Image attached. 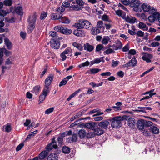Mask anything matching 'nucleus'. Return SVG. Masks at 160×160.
I'll return each mask as SVG.
<instances>
[{
	"mask_svg": "<svg viewBox=\"0 0 160 160\" xmlns=\"http://www.w3.org/2000/svg\"><path fill=\"white\" fill-rule=\"evenodd\" d=\"M123 120V117L118 116L113 118L112 120L111 125L113 128L120 127L122 125V121Z\"/></svg>",
	"mask_w": 160,
	"mask_h": 160,
	"instance_id": "nucleus-1",
	"label": "nucleus"
},
{
	"mask_svg": "<svg viewBox=\"0 0 160 160\" xmlns=\"http://www.w3.org/2000/svg\"><path fill=\"white\" fill-rule=\"evenodd\" d=\"M54 30L57 32L66 34H69L72 32L71 30L63 28L61 26L55 27L54 28Z\"/></svg>",
	"mask_w": 160,
	"mask_h": 160,
	"instance_id": "nucleus-2",
	"label": "nucleus"
},
{
	"mask_svg": "<svg viewBox=\"0 0 160 160\" xmlns=\"http://www.w3.org/2000/svg\"><path fill=\"white\" fill-rule=\"evenodd\" d=\"M54 75L52 74H49L45 80L44 87L43 88L49 91H50L51 89L49 86L51 84L52 81L53 79Z\"/></svg>",
	"mask_w": 160,
	"mask_h": 160,
	"instance_id": "nucleus-3",
	"label": "nucleus"
},
{
	"mask_svg": "<svg viewBox=\"0 0 160 160\" xmlns=\"http://www.w3.org/2000/svg\"><path fill=\"white\" fill-rule=\"evenodd\" d=\"M142 10L144 12H148L150 14L153 13L157 11V9L153 7H151L147 3H144L142 5Z\"/></svg>",
	"mask_w": 160,
	"mask_h": 160,
	"instance_id": "nucleus-4",
	"label": "nucleus"
},
{
	"mask_svg": "<svg viewBox=\"0 0 160 160\" xmlns=\"http://www.w3.org/2000/svg\"><path fill=\"white\" fill-rule=\"evenodd\" d=\"M56 137H53L52 139V142L48 144L46 148V151L49 152L53 148L56 149L57 148L58 146L57 144V142L55 139Z\"/></svg>",
	"mask_w": 160,
	"mask_h": 160,
	"instance_id": "nucleus-5",
	"label": "nucleus"
},
{
	"mask_svg": "<svg viewBox=\"0 0 160 160\" xmlns=\"http://www.w3.org/2000/svg\"><path fill=\"white\" fill-rule=\"evenodd\" d=\"M37 17V15L36 12H34L32 15H30L27 20L28 24L35 25Z\"/></svg>",
	"mask_w": 160,
	"mask_h": 160,
	"instance_id": "nucleus-6",
	"label": "nucleus"
},
{
	"mask_svg": "<svg viewBox=\"0 0 160 160\" xmlns=\"http://www.w3.org/2000/svg\"><path fill=\"white\" fill-rule=\"evenodd\" d=\"M137 63V60L135 57L132 58L128 62L122 65V67L128 68L129 67H134Z\"/></svg>",
	"mask_w": 160,
	"mask_h": 160,
	"instance_id": "nucleus-7",
	"label": "nucleus"
},
{
	"mask_svg": "<svg viewBox=\"0 0 160 160\" xmlns=\"http://www.w3.org/2000/svg\"><path fill=\"white\" fill-rule=\"evenodd\" d=\"M50 46L52 48L58 49L60 47V43L58 39H51Z\"/></svg>",
	"mask_w": 160,
	"mask_h": 160,
	"instance_id": "nucleus-8",
	"label": "nucleus"
},
{
	"mask_svg": "<svg viewBox=\"0 0 160 160\" xmlns=\"http://www.w3.org/2000/svg\"><path fill=\"white\" fill-rule=\"evenodd\" d=\"M50 91L44 88L43 89V90L39 97V101L40 102H42L44 101L45 98L46 97L49 92Z\"/></svg>",
	"mask_w": 160,
	"mask_h": 160,
	"instance_id": "nucleus-9",
	"label": "nucleus"
},
{
	"mask_svg": "<svg viewBox=\"0 0 160 160\" xmlns=\"http://www.w3.org/2000/svg\"><path fill=\"white\" fill-rule=\"evenodd\" d=\"M152 57L153 56L152 54L145 52L143 53V56L142 57V58L143 60L146 61V62L148 63L151 62V59Z\"/></svg>",
	"mask_w": 160,
	"mask_h": 160,
	"instance_id": "nucleus-10",
	"label": "nucleus"
},
{
	"mask_svg": "<svg viewBox=\"0 0 160 160\" xmlns=\"http://www.w3.org/2000/svg\"><path fill=\"white\" fill-rule=\"evenodd\" d=\"M139 0H128V1L124 2V4L126 5H129L131 7H133L136 4H138Z\"/></svg>",
	"mask_w": 160,
	"mask_h": 160,
	"instance_id": "nucleus-11",
	"label": "nucleus"
},
{
	"mask_svg": "<svg viewBox=\"0 0 160 160\" xmlns=\"http://www.w3.org/2000/svg\"><path fill=\"white\" fill-rule=\"evenodd\" d=\"M73 33L76 36L79 37H83L85 34L84 30L78 29L74 30Z\"/></svg>",
	"mask_w": 160,
	"mask_h": 160,
	"instance_id": "nucleus-12",
	"label": "nucleus"
},
{
	"mask_svg": "<svg viewBox=\"0 0 160 160\" xmlns=\"http://www.w3.org/2000/svg\"><path fill=\"white\" fill-rule=\"evenodd\" d=\"M109 124V122L104 120L100 122L98 124V126L103 129H107Z\"/></svg>",
	"mask_w": 160,
	"mask_h": 160,
	"instance_id": "nucleus-13",
	"label": "nucleus"
},
{
	"mask_svg": "<svg viewBox=\"0 0 160 160\" xmlns=\"http://www.w3.org/2000/svg\"><path fill=\"white\" fill-rule=\"evenodd\" d=\"M157 11L153 13H152V15L149 16L148 18V19L149 21L151 23L153 22L155 20H157V16L158 15L157 14Z\"/></svg>",
	"mask_w": 160,
	"mask_h": 160,
	"instance_id": "nucleus-14",
	"label": "nucleus"
},
{
	"mask_svg": "<svg viewBox=\"0 0 160 160\" xmlns=\"http://www.w3.org/2000/svg\"><path fill=\"white\" fill-rule=\"evenodd\" d=\"M144 120L143 119L139 120L137 122L138 128L140 130L143 129L144 127Z\"/></svg>",
	"mask_w": 160,
	"mask_h": 160,
	"instance_id": "nucleus-15",
	"label": "nucleus"
},
{
	"mask_svg": "<svg viewBox=\"0 0 160 160\" xmlns=\"http://www.w3.org/2000/svg\"><path fill=\"white\" fill-rule=\"evenodd\" d=\"M141 3L140 1L138 2V4H136L133 8V10L134 11L140 12L142 10V6Z\"/></svg>",
	"mask_w": 160,
	"mask_h": 160,
	"instance_id": "nucleus-16",
	"label": "nucleus"
},
{
	"mask_svg": "<svg viewBox=\"0 0 160 160\" xmlns=\"http://www.w3.org/2000/svg\"><path fill=\"white\" fill-rule=\"evenodd\" d=\"M4 43L8 49L9 50L11 49L12 47V43L8 38H5Z\"/></svg>",
	"mask_w": 160,
	"mask_h": 160,
	"instance_id": "nucleus-17",
	"label": "nucleus"
},
{
	"mask_svg": "<svg viewBox=\"0 0 160 160\" xmlns=\"http://www.w3.org/2000/svg\"><path fill=\"white\" fill-rule=\"evenodd\" d=\"M58 156L57 154L52 153L49 155L48 160H58Z\"/></svg>",
	"mask_w": 160,
	"mask_h": 160,
	"instance_id": "nucleus-18",
	"label": "nucleus"
},
{
	"mask_svg": "<svg viewBox=\"0 0 160 160\" xmlns=\"http://www.w3.org/2000/svg\"><path fill=\"white\" fill-rule=\"evenodd\" d=\"M82 24L83 28L88 29L90 28L91 25V23L88 21L85 20H82Z\"/></svg>",
	"mask_w": 160,
	"mask_h": 160,
	"instance_id": "nucleus-19",
	"label": "nucleus"
},
{
	"mask_svg": "<svg viewBox=\"0 0 160 160\" xmlns=\"http://www.w3.org/2000/svg\"><path fill=\"white\" fill-rule=\"evenodd\" d=\"M128 125L129 127H133L135 124V119L132 118H130L128 120Z\"/></svg>",
	"mask_w": 160,
	"mask_h": 160,
	"instance_id": "nucleus-20",
	"label": "nucleus"
},
{
	"mask_svg": "<svg viewBox=\"0 0 160 160\" xmlns=\"http://www.w3.org/2000/svg\"><path fill=\"white\" fill-rule=\"evenodd\" d=\"M138 28L140 29H142L143 30H147L148 29V27L146 24L142 22H140L138 24Z\"/></svg>",
	"mask_w": 160,
	"mask_h": 160,
	"instance_id": "nucleus-21",
	"label": "nucleus"
},
{
	"mask_svg": "<svg viewBox=\"0 0 160 160\" xmlns=\"http://www.w3.org/2000/svg\"><path fill=\"white\" fill-rule=\"evenodd\" d=\"M84 50L89 52L92 51L94 49L92 45L89 44L88 43L84 44Z\"/></svg>",
	"mask_w": 160,
	"mask_h": 160,
	"instance_id": "nucleus-22",
	"label": "nucleus"
},
{
	"mask_svg": "<svg viewBox=\"0 0 160 160\" xmlns=\"http://www.w3.org/2000/svg\"><path fill=\"white\" fill-rule=\"evenodd\" d=\"M48 153V152L46 150L42 151L39 155V158L41 159H44L47 156Z\"/></svg>",
	"mask_w": 160,
	"mask_h": 160,
	"instance_id": "nucleus-23",
	"label": "nucleus"
},
{
	"mask_svg": "<svg viewBox=\"0 0 160 160\" xmlns=\"http://www.w3.org/2000/svg\"><path fill=\"white\" fill-rule=\"evenodd\" d=\"M94 134L97 135H100L104 133V131L102 129L97 128L94 129Z\"/></svg>",
	"mask_w": 160,
	"mask_h": 160,
	"instance_id": "nucleus-24",
	"label": "nucleus"
},
{
	"mask_svg": "<svg viewBox=\"0 0 160 160\" xmlns=\"http://www.w3.org/2000/svg\"><path fill=\"white\" fill-rule=\"evenodd\" d=\"M82 23V20H81L79 21V22L75 23L74 24L73 26L78 29H82L83 28Z\"/></svg>",
	"mask_w": 160,
	"mask_h": 160,
	"instance_id": "nucleus-25",
	"label": "nucleus"
},
{
	"mask_svg": "<svg viewBox=\"0 0 160 160\" xmlns=\"http://www.w3.org/2000/svg\"><path fill=\"white\" fill-rule=\"evenodd\" d=\"M126 21L129 23H133L137 21V19L134 17L127 16L126 18Z\"/></svg>",
	"mask_w": 160,
	"mask_h": 160,
	"instance_id": "nucleus-26",
	"label": "nucleus"
},
{
	"mask_svg": "<svg viewBox=\"0 0 160 160\" xmlns=\"http://www.w3.org/2000/svg\"><path fill=\"white\" fill-rule=\"evenodd\" d=\"M49 35V36H51L52 38L51 39H58V37L57 34V32L54 31H51L50 32Z\"/></svg>",
	"mask_w": 160,
	"mask_h": 160,
	"instance_id": "nucleus-27",
	"label": "nucleus"
},
{
	"mask_svg": "<svg viewBox=\"0 0 160 160\" xmlns=\"http://www.w3.org/2000/svg\"><path fill=\"white\" fill-rule=\"evenodd\" d=\"M40 88L41 86H36L33 88V90L32 91V92L35 93L36 95L39 92Z\"/></svg>",
	"mask_w": 160,
	"mask_h": 160,
	"instance_id": "nucleus-28",
	"label": "nucleus"
},
{
	"mask_svg": "<svg viewBox=\"0 0 160 160\" xmlns=\"http://www.w3.org/2000/svg\"><path fill=\"white\" fill-rule=\"evenodd\" d=\"M59 22L63 23L68 24L70 23V21L66 17H61L60 19Z\"/></svg>",
	"mask_w": 160,
	"mask_h": 160,
	"instance_id": "nucleus-29",
	"label": "nucleus"
},
{
	"mask_svg": "<svg viewBox=\"0 0 160 160\" xmlns=\"http://www.w3.org/2000/svg\"><path fill=\"white\" fill-rule=\"evenodd\" d=\"M15 12L18 15L22 16L23 14V11L22 8L20 6L17 7L15 9Z\"/></svg>",
	"mask_w": 160,
	"mask_h": 160,
	"instance_id": "nucleus-30",
	"label": "nucleus"
},
{
	"mask_svg": "<svg viewBox=\"0 0 160 160\" xmlns=\"http://www.w3.org/2000/svg\"><path fill=\"white\" fill-rule=\"evenodd\" d=\"M91 33L93 35H96L100 32V30L98 28H92L91 31Z\"/></svg>",
	"mask_w": 160,
	"mask_h": 160,
	"instance_id": "nucleus-31",
	"label": "nucleus"
},
{
	"mask_svg": "<svg viewBox=\"0 0 160 160\" xmlns=\"http://www.w3.org/2000/svg\"><path fill=\"white\" fill-rule=\"evenodd\" d=\"M35 25L28 24V26L27 28L28 33H31L35 28Z\"/></svg>",
	"mask_w": 160,
	"mask_h": 160,
	"instance_id": "nucleus-32",
	"label": "nucleus"
},
{
	"mask_svg": "<svg viewBox=\"0 0 160 160\" xmlns=\"http://www.w3.org/2000/svg\"><path fill=\"white\" fill-rule=\"evenodd\" d=\"M110 40V38L108 36H104L102 41V43L104 44H107L109 41Z\"/></svg>",
	"mask_w": 160,
	"mask_h": 160,
	"instance_id": "nucleus-33",
	"label": "nucleus"
},
{
	"mask_svg": "<svg viewBox=\"0 0 160 160\" xmlns=\"http://www.w3.org/2000/svg\"><path fill=\"white\" fill-rule=\"evenodd\" d=\"M151 131L153 133L157 134L159 132V129L158 128L155 126H152L150 127Z\"/></svg>",
	"mask_w": 160,
	"mask_h": 160,
	"instance_id": "nucleus-34",
	"label": "nucleus"
},
{
	"mask_svg": "<svg viewBox=\"0 0 160 160\" xmlns=\"http://www.w3.org/2000/svg\"><path fill=\"white\" fill-rule=\"evenodd\" d=\"M72 45L75 47L77 48L79 50H82L83 49L82 46L80 44L74 42L72 43Z\"/></svg>",
	"mask_w": 160,
	"mask_h": 160,
	"instance_id": "nucleus-35",
	"label": "nucleus"
},
{
	"mask_svg": "<svg viewBox=\"0 0 160 160\" xmlns=\"http://www.w3.org/2000/svg\"><path fill=\"white\" fill-rule=\"evenodd\" d=\"M137 15L139 18L142 19L144 21H146L147 20V16L144 13H142L141 14L138 13L137 14Z\"/></svg>",
	"mask_w": 160,
	"mask_h": 160,
	"instance_id": "nucleus-36",
	"label": "nucleus"
},
{
	"mask_svg": "<svg viewBox=\"0 0 160 160\" xmlns=\"http://www.w3.org/2000/svg\"><path fill=\"white\" fill-rule=\"evenodd\" d=\"M94 126V122H88L85 124V127L88 129H92Z\"/></svg>",
	"mask_w": 160,
	"mask_h": 160,
	"instance_id": "nucleus-37",
	"label": "nucleus"
},
{
	"mask_svg": "<svg viewBox=\"0 0 160 160\" xmlns=\"http://www.w3.org/2000/svg\"><path fill=\"white\" fill-rule=\"evenodd\" d=\"M79 136L81 138H83L86 135V133L85 130L81 129L79 131Z\"/></svg>",
	"mask_w": 160,
	"mask_h": 160,
	"instance_id": "nucleus-38",
	"label": "nucleus"
},
{
	"mask_svg": "<svg viewBox=\"0 0 160 160\" xmlns=\"http://www.w3.org/2000/svg\"><path fill=\"white\" fill-rule=\"evenodd\" d=\"M48 13L47 12L43 11L41 12L40 15V20L44 19L47 16Z\"/></svg>",
	"mask_w": 160,
	"mask_h": 160,
	"instance_id": "nucleus-39",
	"label": "nucleus"
},
{
	"mask_svg": "<svg viewBox=\"0 0 160 160\" xmlns=\"http://www.w3.org/2000/svg\"><path fill=\"white\" fill-rule=\"evenodd\" d=\"M100 70H101V69H98L96 68L91 69L89 70V71L90 72H89V73H91V74H95L98 72H99Z\"/></svg>",
	"mask_w": 160,
	"mask_h": 160,
	"instance_id": "nucleus-40",
	"label": "nucleus"
},
{
	"mask_svg": "<svg viewBox=\"0 0 160 160\" xmlns=\"http://www.w3.org/2000/svg\"><path fill=\"white\" fill-rule=\"evenodd\" d=\"M103 58L104 57H101L94 59V63L98 64L101 61L104 62L105 61L103 59Z\"/></svg>",
	"mask_w": 160,
	"mask_h": 160,
	"instance_id": "nucleus-41",
	"label": "nucleus"
},
{
	"mask_svg": "<svg viewBox=\"0 0 160 160\" xmlns=\"http://www.w3.org/2000/svg\"><path fill=\"white\" fill-rule=\"evenodd\" d=\"M62 150L63 152L65 153H68L70 152V148L66 146L63 147Z\"/></svg>",
	"mask_w": 160,
	"mask_h": 160,
	"instance_id": "nucleus-42",
	"label": "nucleus"
},
{
	"mask_svg": "<svg viewBox=\"0 0 160 160\" xmlns=\"http://www.w3.org/2000/svg\"><path fill=\"white\" fill-rule=\"evenodd\" d=\"M89 64V62L88 61H87L85 62H83L79 64L78 65V66L79 68H81L82 67L88 66Z\"/></svg>",
	"mask_w": 160,
	"mask_h": 160,
	"instance_id": "nucleus-43",
	"label": "nucleus"
},
{
	"mask_svg": "<svg viewBox=\"0 0 160 160\" xmlns=\"http://www.w3.org/2000/svg\"><path fill=\"white\" fill-rule=\"evenodd\" d=\"M115 13L117 15L119 16L125 15V12L121 10H117L115 11Z\"/></svg>",
	"mask_w": 160,
	"mask_h": 160,
	"instance_id": "nucleus-44",
	"label": "nucleus"
},
{
	"mask_svg": "<svg viewBox=\"0 0 160 160\" xmlns=\"http://www.w3.org/2000/svg\"><path fill=\"white\" fill-rule=\"evenodd\" d=\"M115 43V45L119 49H121L122 48V45L121 41L118 40L116 41Z\"/></svg>",
	"mask_w": 160,
	"mask_h": 160,
	"instance_id": "nucleus-45",
	"label": "nucleus"
},
{
	"mask_svg": "<svg viewBox=\"0 0 160 160\" xmlns=\"http://www.w3.org/2000/svg\"><path fill=\"white\" fill-rule=\"evenodd\" d=\"M4 4L6 6H11L12 4V0H5L3 2Z\"/></svg>",
	"mask_w": 160,
	"mask_h": 160,
	"instance_id": "nucleus-46",
	"label": "nucleus"
},
{
	"mask_svg": "<svg viewBox=\"0 0 160 160\" xmlns=\"http://www.w3.org/2000/svg\"><path fill=\"white\" fill-rule=\"evenodd\" d=\"M103 27V22L102 21H98L97 24V27L98 28H101Z\"/></svg>",
	"mask_w": 160,
	"mask_h": 160,
	"instance_id": "nucleus-47",
	"label": "nucleus"
},
{
	"mask_svg": "<svg viewBox=\"0 0 160 160\" xmlns=\"http://www.w3.org/2000/svg\"><path fill=\"white\" fill-rule=\"evenodd\" d=\"M72 50L70 47H68L65 50L63 51L64 53L65 54H70L72 53Z\"/></svg>",
	"mask_w": 160,
	"mask_h": 160,
	"instance_id": "nucleus-48",
	"label": "nucleus"
},
{
	"mask_svg": "<svg viewBox=\"0 0 160 160\" xmlns=\"http://www.w3.org/2000/svg\"><path fill=\"white\" fill-rule=\"evenodd\" d=\"M4 19V16L0 14V25L1 26L3 27L4 25V23L2 22V21Z\"/></svg>",
	"mask_w": 160,
	"mask_h": 160,
	"instance_id": "nucleus-49",
	"label": "nucleus"
},
{
	"mask_svg": "<svg viewBox=\"0 0 160 160\" xmlns=\"http://www.w3.org/2000/svg\"><path fill=\"white\" fill-rule=\"evenodd\" d=\"M65 10V8L63 7V6H60L59 7H58L56 9V11L57 12H63Z\"/></svg>",
	"mask_w": 160,
	"mask_h": 160,
	"instance_id": "nucleus-50",
	"label": "nucleus"
},
{
	"mask_svg": "<svg viewBox=\"0 0 160 160\" xmlns=\"http://www.w3.org/2000/svg\"><path fill=\"white\" fill-rule=\"evenodd\" d=\"M115 52L113 50H112V49L109 48L107 50H106L105 51L103 52V53L104 54L105 53H106V54H109L111 53L112 52Z\"/></svg>",
	"mask_w": 160,
	"mask_h": 160,
	"instance_id": "nucleus-51",
	"label": "nucleus"
},
{
	"mask_svg": "<svg viewBox=\"0 0 160 160\" xmlns=\"http://www.w3.org/2000/svg\"><path fill=\"white\" fill-rule=\"evenodd\" d=\"M3 50H4V54L6 56H9L12 55V52H11L9 51L5 48H4Z\"/></svg>",
	"mask_w": 160,
	"mask_h": 160,
	"instance_id": "nucleus-52",
	"label": "nucleus"
},
{
	"mask_svg": "<svg viewBox=\"0 0 160 160\" xmlns=\"http://www.w3.org/2000/svg\"><path fill=\"white\" fill-rule=\"evenodd\" d=\"M103 49V45L102 44H99L96 46V52L99 51L100 50Z\"/></svg>",
	"mask_w": 160,
	"mask_h": 160,
	"instance_id": "nucleus-53",
	"label": "nucleus"
},
{
	"mask_svg": "<svg viewBox=\"0 0 160 160\" xmlns=\"http://www.w3.org/2000/svg\"><path fill=\"white\" fill-rule=\"evenodd\" d=\"M54 110V108L51 107L47 109L45 111V113L47 114H49L51 112H52Z\"/></svg>",
	"mask_w": 160,
	"mask_h": 160,
	"instance_id": "nucleus-54",
	"label": "nucleus"
},
{
	"mask_svg": "<svg viewBox=\"0 0 160 160\" xmlns=\"http://www.w3.org/2000/svg\"><path fill=\"white\" fill-rule=\"evenodd\" d=\"M71 5H72V4H71L70 3L68 2V0L67 2H63L62 3V5L64 7H69Z\"/></svg>",
	"mask_w": 160,
	"mask_h": 160,
	"instance_id": "nucleus-55",
	"label": "nucleus"
},
{
	"mask_svg": "<svg viewBox=\"0 0 160 160\" xmlns=\"http://www.w3.org/2000/svg\"><path fill=\"white\" fill-rule=\"evenodd\" d=\"M160 45V44L159 43L157 42H154L151 43L150 46L151 47H155L159 46Z\"/></svg>",
	"mask_w": 160,
	"mask_h": 160,
	"instance_id": "nucleus-56",
	"label": "nucleus"
},
{
	"mask_svg": "<svg viewBox=\"0 0 160 160\" xmlns=\"http://www.w3.org/2000/svg\"><path fill=\"white\" fill-rule=\"evenodd\" d=\"M67 81L66 80H65V79L64 78L59 83V86L60 87H61L62 86L65 85L67 83Z\"/></svg>",
	"mask_w": 160,
	"mask_h": 160,
	"instance_id": "nucleus-57",
	"label": "nucleus"
},
{
	"mask_svg": "<svg viewBox=\"0 0 160 160\" xmlns=\"http://www.w3.org/2000/svg\"><path fill=\"white\" fill-rule=\"evenodd\" d=\"M24 144L22 143L20 144L16 148V151H18L21 149V148L23 147Z\"/></svg>",
	"mask_w": 160,
	"mask_h": 160,
	"instance_id": "nucleus-58",
	"label": "nucleus"
},
{
	"mask_svg": "<svg viewBox=\"0 0 160 160\" xmlns=\"http://www.w3.org/2000/svg\"><path fill=\"white\" fill-rule=\"evenodd\" d=\"M76 2L80 6H83L84 4V2L82 0H76Z\"/></svg>",
	"mask_w": 160,
	"mask_h": 160,
	"instance_id": "nucleus-59",
	"label": "nucleus"
},
{
	"mask_svg": "<svg viewBox=\"0 0 160 160\" xmlns=\"http://www.w3.org/2000/svg\"><path fill=\"white\" fill-rule=\"evenodd\" d=\"M138 108L139 109L136 110V111H139V112H146V111H145V107H138Z\"/></svg>",
	"mask_w": 160,
	"mask_h": 160,
	"instance_id": "nucleus-60",
	"label": "nucleus"
},
{
	"mask_svg": "<svg viewBox=\"0 0 160 160\" xmlns=\"http://www.w3.org/2000/svg\"><path fill=\"white\" fill-rule=\"evenodd\" d=\"M138 37H143L144 36V32L141 30L138 31L136 33Z\"/></svg>",
	"mask_w": 160,
	"mask_h": 160,
	"instance_id": "nucleus-61",
	"label": "nucleus"
},
{
	"mask_svg": "<svg viewBox=\"0 0 160 160\" xmlns=\"http://www.w3.org/2000/svg\"><path fill=\"white\" fill-rule=\"evenodd\" d=\"M5 129L6 132H10L11 130V125L7 124L5 126Z\"/></svg>",
	"mask_w": 160,
	"mask_h": 160,
	"instance_id": "nucleus-62",
	"label": "nucleus"
},
{
	"mask_svg": "<svg viewBox=\"0 0 160 160\" xmlns=\"http://www.w3.org/2000/svg\"><path fill=\"white\" fill-rule=\"evenodd\" d=\"M62 15L61 13H55V18H54L55 19H59V20L62 17Z\"/></svg>",
	"mask_w": 160,
	"mask_h": 160,
	"instance_id": "nucleus-63",
	"label": "nucleus"
},
{
	"mask_svg": "<svg viewBox=\"0 0 160 160\" xmlns=\"http://www.w3.org/2000/svg\"><path fill=\"white\" fill-rule=\"evenodd\" d=\"M66 54H65L63 52H62L61 54H60V57H61L62 58V61H64L65 60L66 58H67V56L65 55Z\"/></svg>",
	"mask_w": 160,
	"mask_h": 160,
	"instance_id": "nucleus-64",
	"label": "nucleus"
}]
</instances>
